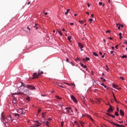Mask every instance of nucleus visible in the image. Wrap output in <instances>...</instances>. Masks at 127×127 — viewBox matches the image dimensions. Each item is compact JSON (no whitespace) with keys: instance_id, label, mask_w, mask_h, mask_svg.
<instances>
[{"instance_id":"obj_1","label":"nucleus","mask_w":127,"mask_h":127,"mask_svg":"<svg viewBox=\"0 0 127 127\" xmlns=\"http://www.w3.org/2000/svg\"><path fill=\"white\" fill-rule=\"evenodd\" d=\"M21 86L18 87V90L17 92L12 93V95H18L19 96L21 95H25L27 96H29V95H31V92L30 91L25 89V86L22 85V84H24L22 82H20Z\"/></svg>"},{"instance_id":"obj_2","label":"nucleus","mask_w":127,"mask_h":127,"mask_svg":"<svg viewBox=\"0 0 127 127\" xmlns=\"http://www.w3.org/2000/svg\"><path fill=\"white\" fill-rule=\"evenodd\" d=\"M2 122L5 125V124H7V123H9V122H11L12 123H13V121H14V119H12L11 118V116H2Z\"/></svg>"},{"instance_id":"obj_3","label":"nucleus","mask_w":127,"mask_h":127,"mask_svg":"<svg viewBox=\"0 0 127 127\" xmlns=\"http://www.w3.org/2000/svg\"><path fill=\"white\" fill-rule=\"evenodd\" d=\"M22 86H23L24 87H25V88H26L29 90H35V87L31 85H29V84L25 85V83H22Z\"/></svg>"},{"instance_id":"obj_4","label":"nucleus","mask_w":127,"mask_h":127,"mask_svg":"<svg viewBox=\"0 0 127 127\" xmlns=\"http://www.w3.org/2000/svg\"><path fill=\"white\" fill-rule=\"evenodd\" d=\"M17 112L21 115H25V113L26 111L23 108H19L17 110Z\"/></svg>"},{"instance_id":"obj_5","label":"nucleus","mask_w":127,"mask_h":127,"mask_svg":"<svg viewBox=\"0 0 127 127\" xmlns=\"http://www.w3.org/2000/svg\"><path fill=\"white\" fill-rule=\"evenodd\" d=\"M108 122L110 123V124H111V125H113V126H115L116 127H124V125L116 124L115 122H114L113 121H108Z\"/></svg>"},{"instance_id":"obj_6","label":"nucleus","mask_w":127,"mask_h":127,"mask_svg":"<svg viewBox=\"0 0 127 127\" xmlns=\"http://www.w3.org/2000/svg\"><path fill=\"white\" fill-rule=\"evenodd\" d=\"M33 77L32 79H35L36 78H38L39 77V73H37V72H35L32 75Z\"/></svg>"},{"instance_id":"obj_7","label":"nucleus","mask_w":127,"mask_h":127,"mask_svg":"<svg viewBox=\"0 0 127 127\" xmlns=\"http://www.w3.org/2000/svg\"><path fill=\"white\" fill-rule=\"evenodd\" d=\"M79 64H80L81 67H82V68H84V69H85L86 71H88V67L87 65H84V64H82V63H80Z\"/></svg>"},{"instance_id":"obj_8","label":"nucleus","mask_w":127,"mask_h":127,"mask_svg":"<svg viewBox=\"0 0 127 127\" xmlns=\"http://www.w3.org/2000/svg\"><path fill=\"white\" fill-rule=\"evenodd\" d=\"M110 108L107 110L108 113H111V112H113L114 111V109H113V107L111 106V105H109Z\"/></svg>"},{"instance_id":"obj_9","label":"nucleus","mask_w":127,"mask_h":127,"mask_svg":"<svg viewBox=\"0 0 127 127\" xmlns=\"http://www.w3.org/2000/svg\"><path fill=\"white\" fill-rule=\"evenodd\" d=\"M113 88H115V89H117V90H120L121 87H119L117 84H113Z\"/></svg>"},{"instance_id":"obj_10","label":"nucleus","mask_w":127,"mask_h":127,"mask_svg":"<svg viewBox=\"0 0 127 127\" xmlns=\"http://www.w3.org/2000/svg\"><path fill=\"white\" fill-rule=\"evenodd\" d=\"M70 98L74 103H77V99L74 97L73 95H71Z\"/></svg>"},{"instance_id":"obj_11","label":"nucleus","mask_w":127,"mask_h":127,"mask_svg":"<svg viewBox=\"0 0 127 127\" xmlns=\"http://www.w3.org/2000/svg\"><path fill=\"white\" fill-rule=\"evenodd\" d=\"M85 117H87V118H88V119H89V120H91V121H92V122H94V119H93V118H92V117L91 116H90V115L86 114V115H85Z\"/></svg>"},{"instance_id":"obj_12","label":"nucleus","mask_w":127,"mask_h":127,"mask_svg":"<svg viewBox=\"0 0 127 127\" xmlns=\"http://www.w3.org/2000/svg\"><path fill=\"white\" fill-rule=\"evenodd\" d=\"M120 114L122 117H124L125 116V113L122 109H120Z\"/></svg>"},{"instance_id":"obj_13","label":"nucleus","mask_w":127,"mask_h":127,"mask_svg":"<svg viewBox=\"0 0 127 127\" xmlns=\"http://www.w3.org/2000/svg\"><path fill=\"white\" fill-rule=\"evenodd\" d=\"M12 103L13 104V105L16 104V99H15V98H13Z\"/></svg>"},{"instance_id":"obj_14","label":"nucleus","mask_w":127,"mask_h":127,"mask_svg":"<svg viewBox=\"0 0 127 127\" xmlns=\"http://www.w3.org/2000/svg\"><path fill=\"white\" fill-rule=\"evenodd\" d=\"M78 46L80 48V49H82V48H84V46L80 43H78Z\"/></svg>"},{"instance_id":"obj_15","label":"nucleus","mask_w":127,"mask_h":127,"mask_svg":"<svg viewBox=\"0 0 127 127\" xmlns=\"http://www.w3.org/2000/svg\"><path fill=\"white\" fill-rule=\"evenodd\" d=\"M58 32L60 34V36H63V34L62 33V32H61V31L59 30L58 31Z\"/></svg>"},{"instance_id":"obj_16","label":"nucleus","mask_w":127,"mask_h":127,"mask_svg":"<svg viewBox=\"0 0 127 127\" xmlns=\"http://www.w3.org/2000/svg\"><path fill=\"white\" fill-rule=\"evenodd\" d=\"M80 124L81 127H84V125H85V123L83 122V121H80Z\"/></svg>"},{"instance_id":"obj_17","label":"nucleus","mask_w":127,"mask_h":127,"mask_svg":"<svg viewBox=\"0 0 127 127\" xmlns=\"http://www.w3.org/2000/svg\"><path fill=\"white\" fill-rule=\"evenodd\" d=\"M13 115L14 116V117H17V118H19V114L17 113H14L13 114Z\"/></svg>"},{"instance_id":"obj_18","label":"nucleus","mask_w":127,"mask_h":127,"mask_svg":"<svg viewBox=\"0 0 127 127\" xmlns=\"http://www.w3.org/2000/svg\"><path fill=\"white\" fill-rule=\"evenodd\" d=\"M38 73H39V75L40 76V75H42V74H43V71H41L40 70H39Z\"/></svg>"},{"instance_id":"obj_19","label":"nucleus","mask_w":127,"mask_h":127,"mask_svg":"<svg viewBox=\"0 0 127 127\" xmlns=\"http://www.w3.org/2000/svg\"><path fill=\"white\" fill-rule=\"evenodd\" d=\"M97 104H100L101 103V101H103V99H102L101 98L98 99H97Z\"/></svg>"},{"instance_id":"obj_20","label":"nucleus","mask_w":127,"mask_h":127,"mask_svg":"<svg viewBox=\"0 0 127 127\" xmlns=\"http://www.w3.org/2000/svg\"><path fill=\"white\" fill-rule=\"evenodd\" d=\"M64 110H69V111H71V110H72V108L68 107H66L64 109Z\"/></svg>"},{"instance_id":"obj_21","label":"nucleus","mask_w":127,"mask_h":127,"mask_svg":"<svg viewBox=\"0 0 127 127\" xmlns=\"http://www.w3.org/2000/svg\"><path fill=\"white\" fill-rule=\"evenodd\" d=\"M74 60L75 62H77V61H81V60L79 58H76Z\"/></svg>"},{"instance_id":"obj_22","label":"nucleus","mask_w":127,"mask_h":127,"mask_svg":"<svg viewBox=\"0 0 127 127\" xmlns=\"http://www.w3.org/2000/svg\"><path fill=\"white\" fill-rule=\"evenodd\" d=\"M115 115L116 116V117H119L120 114H119V113L118 112H115Z\"/></svg>"},{"instance_id":"obj_23","label":"nucleus","mask_w":127,"mask_h":127,"mask_svg":"<svg viewBox=\"0 0 127 127\" xmlns=\"http://www.w3.org/2000/svg\"><path fill=\"white\" fill-rule=\"evenodd\" d=\"M56 97L57 98V99H58L59 100H62V98L60 97L59 96L57 95L56 96Z\"/></svg>"},{"instance_id":"obj_24","label":"nucleus","mask_w":127,"mask_h":127,"mask_svg":"<svg viewBox=\"0 0 127 127\" xmlns=\"http://www.w3.org/2000/svg\"><path fill=\"white\" fill-rule=\"evenodd\" d=\"M26 100H27V101L28 102H29V101H30V97H27L26 98Z\"/></svg>"},{"instance_id":"obj_25","label":"nucleus","mask_w":127,"mask_h":127,"mask_svg":"<svg viewBox=\"0 0 127 127\" xmlns=\"http://www.w3.org/2000/svg\"><path fill=\"white\" fill-rule=\"evenodd\" d=\"M57 85L59 86V87H60L61 88H64L63 86L61 85V84L57 83Z\"/></svg>"},{"instance_id":"obj_26","label":"nucleus","mask_w":127,"mask_h":127,"mask_svg":"<svg viewBox=\"0 0 127 127\" xmlns=\"http://www.w3.org/2000/svg\"><path fill=\"white\" fill-rule=\"evenodd\" d=\"M69 11H70V9H68L66 10V12H65V15L68 14V13L69 12Z\"/></svg>"},{"instance_id":"obj_27","label":"nucleus","mask_w":127,"mask_h":127,"mask_svg":"<svg viewBox=\"0 0 127 127\" xmlns=\"http://www.w3.org/2000/svg\"><path fill=\"white\" fill-rule=\"evenodd\" d=\"M71 36H68L67 39L69 40V42H71Z\"/></svg>"},{"instance_id":"obj_28","label":"nucleus","mask_w":127,"mask_h":127,"mask_svg":"<svg viewBox=\"0 0 127 127\" xmlns=\"http://www.w3.org/2000/svg\"><path fill=\"white\" fill-rule=\"evenodd\" d=\"M105 66H106V68H107L106 71H107V72H109V69H110V68H109V66H108L107 65H106Z\"/></svg>"},{"instance_id":"obj_29","label":"nucleus","mask_w":127,"mask_h":127,"mask_svg":"<svg viewBox=\"0 0 127 127\" xmlns=\"http://www.w3.org/2000/svg\"><path fill=\"white\" fill-rule=\"evenodd\" d=\"M64 127V122L62 121L61 122V127Z\"/></svg>"},{"instance_id":"obj_30","label":"nucleus","mask_w":127,"mask_h":127,"mask_svg":"<svg viewBox=\"0 0 127 127\" xmlns=\"http://www.w3.org/2000/svg\"><path fill=\"white\" fill-rule=\"evenodd\" d=\"M101 80H102L103 82H106V79L104 78L103 77H101L100 78Z\"/></svg>"},{"instance_id":"obj_31","label":"nucleus","mask_w":127,"mask_h":127,"mask_svg":"<svg viewBox=\"0 0 127 127\" xmlns=\"http://www.w3.org/2000/svg\"><path fill=\"white\" fill-rule=\"evenodd\" d=\"M89 23H92V21H93V19L90 18L89 19Z\"/></svg>"},{"instance_id":"obj_32","label":"nucleus","mask_w":127,"mask_h":127,"mask_svg":"<svg viewBox=\"0 0 127 127\" xmlns=\"http://www.w3.org/2000/svg\"><path fill=\"white\" fill-rule=\"evenodd\" d=\"M113 97H114V100L115 101V102H117V99L116 98V96H115V94L113 93Z\"/></svg>"},{"instance_id":"obj_33","label":"nucleus","mask_w":127,"mask_h":127,"mask_svg":"<svg viewBox=\"0 0 127 127\" xmlns=\"http://www.w3.org/2000/svg\"><path fill=\"white\" fill-rule=\"evenodd\" d=\"M78 22H79V23H84V20H79V21H78Z\"/></svg>"},{"instance_id":"obj_34","label":"nucleus","mask_w":127,"mask_h":127,"mask_svg":"<svg viewBox=\"0 0 127 127\" xmlns=\"http://www.w3.org/2000/svg\"><path fill=\"white\" fill-rule=\"evenodd\" d=\"M93 55H94V56H96V57L98 56V54H97L96 53L93 52Z\"/></svg>"},{"instance_id":"obj_35","label":"nucleus","mask_w":127,"mask_h":127,"mask_svg":"<svg viewBox=\"0 0 127 127\" xmlns=\"http://www.w3.org/2000/svg\"><path fill=\"white\" fill-rule=\"evenodd\" d=\"M46 125L48 127H49V122L47 121V122L46 123Z\"/></svg>"},{"instance_id":"obj_36","label":"nucleus","mask_w":127,"mask_h":127,"mask_svg":"<svg viewBox=\"0 0 127 127\" xmlns=\"http://www.w3.org/2000/svg\"><path fill=\"white\" fill-rule=\"evenodd\" d=\"M85 60H86L87 61H89L90 58L86 57Z\"/></svg>"},{"instance_id":"obj_37","label":"nucleus","mask_w":127,"mask_h":127,"mask_svg":"<svg viewBox=\"0 0 127 127\" xmlns=\"http://www.w3.org/2000/svg\"><path fill=\"white\" fill-rule=\"evenodd\" d=\"M40 125H41L40 123H38V124H37V125H35V126H36V127H40Z\"/></svg>"},{"instance_id":"obj_38","label":"nucleus","mask_w":127,"mask_h":127,"mask_svg":"<svg viewBox=\"0 0 127 127\" xmlns=\"http://www.w3.org/2000/svg\"><path fill=\"white\" fill-rule=\"evenodd\" d=\"M69 64H71V65H72V66H74L75 64H74L73 63L69 62Z\"/></svg>"},{"instance_id":"obj_39","label":"nucleus","mask_w":127,"mask_h":127,"mask_svg":"<svg viewBox=\"0 0 127 127\" xmlns=\"http://www.w3.org/2000/svg\"><path fill=\"white\" fill-rule=\"evenodd\" d=\"M122 58H123V59L125 58H127V56L126 55H124L122 57Z\"/></svg>"},{"instance_id":"obj_40","label":"nucleus","mask_w":127,"mask_h":127,"mask_svg":"<svg viewBox=\"0 0 127 127\" xmlns=\"http://www.w3.org/2000/svg\"><path fill=\"white\" fill-rule=\"evenodd\" d=\"M124 44H127V40H124Z\"/></svg>"},{"instance_id":"obj_41","label":"nucleus","mask_w":127,"mask_h":127,"mask_svg":"<svg viewBox=\"0 0 127 127\" xmlns=\"http://www.w3.org/2000/svg\"><path fill=\"white\" fill-rule=\"evenodd\" d=\"M119 26H120V27H121L122 28H123L124 27V25L120 24V25H119Z\"/></svg>"},{"instance_id":"obj_42","label":"nucleus","mask_w":127,"mask_h":127,"mask_svg":"<svg viewBox=\"0 0 127 127\" xmlns=\"http://www.w3.org/2000/svg\"><path fill=\"white\" fill-rule=\"evenodd\" d=\"M34 27L35 28H36V29H38V28H39V26H34Z\"/></svg>"},{"instance_id":"obj_43","label":"nucleus","mask_w":127,"mask_h":127,"mask_svg":"<svg viewBox=\"0 0 127 127\" xmlns=\"http://www.w3.org/2000/svg\"><path fill=\"white\" fill-rule=\"evenodd\" d=\"M106 115H107V116H108V117H111V115L109 113H106Z\"/></svg>"},{"instance_id":"obj_44","label":"nucleus","mask_w":127,"mask_h":127,"mask_svg":"<svg viewBox=\"0 0 127 127\" xmlns=\"http://www.w3.org/2000/svg\"><path fill=\"white\" fill-rule=\"evenodd\" d=\"M74 123L76 124L77 125V126H79V124H78V123H77V121H74Z\"/></svg>"},{"instance_id":"obj_45","label":"nucleus","mask_w":127,"mask_h":127,"mask_svg":"<svg viewBox=\"0 0 127 127\" xmlns=\"http://www.w3.org/2000/svg\"><path fill=\"white\" fill-rule=\"evenodd\" d=\"M111 117L112 118H116V116H115V115H111Z\"/></svg>"},{"instance_id":"obj_46","label":"nucleus","mask_w":127,"mask_h":127,"mask_svg":"<svg viewBox=\"0 0 127 127\" xmlns=\"http://www.w3.org/2000/svg\"><path fill=\"white\" fill-rule=\"evenodd\" d=\"M30 3H31V2L29 1L28 3H26V4H27L28 5L29 4H30Z\"/></svg>"},{"instance_id":"obj_47","label":"nucleus","mask_w":127,"mask_h":127,"mask_svg":"<svg viewBox=\"0 0 127 127\" xmlns=\"http://www.w3.org/2000/svg\"><path fill=\"white\" fill-rule=\"evenodd\" d=\"M91 75H92V76H93L94 75V72H93V71H91Z\"/></svg>"},{"instance_id":"obj_48","label":"nucleus","mask_w":127,"mask_h":127,"mask_svg":"<svg viewBox=\"0 0 127 127\" xmlns=\"http://www.w3.org/2000/svg\"><path fill=\"white\" fill-rule=\"evenodd\" d=\"M120 79H122V80H125V78H124L123 77L120 76Z\"/></svg>"},{"instance_id":"obj_49","label":"nucleus","mask_w":127,"mask_h":127,"mask_svg":"<svg viewBox=\"0 0 127 127\" xmlns=\"http://www.w3.org/2000/svg\"><path fill=\"white\" fill-rule=\"evenodd\" d=\"M41 112V109H39L38 111V114H39Z\"/></svg>"},{"instance_id":"obj_50","label":"nucleus","mask_w":127,"mask_h":127,"mask_svg":"<svg viewBox=\"0 0 127 127\" xmlns=\"http://www.w3.org/2000/svg\"><path fill=\"white\" fill-rule=\"evenodd\" d=\"M99 4L100 5H103V3L102 2H99Z\"/></svg>"},{"instance_id":"obj_51","label":"nucleus","mask_w":127,"mask_h":127,"mask_svg":"<svg viewBox=\"0 0 127 127\" xmlns=\"http://www.w3.org/2000/svg\"><path fill=\"white\" fill-rule=\"evenodd\" d=\"M118 47H119V45H116V46H115L116 49H118Z\"/></svg>"},{"instance_id":"obj_52","label":"nucleus","mask_w":127,"mask_h":127,"mask_svg":"<svg viewBox=\"0 0 127 127\" xmlns=\"http://www.w3.org/2000/svg\"><path fill=\"white\" fill-rule=\"evenodd\" d=\"M42 117L43 118H45V115L44 114V113L42 114Z\"/></svg>"},{"instance_id":"obj_53","label":"nucleus","mask_w":127,"mask_h":127,"mask_svg":"<svg viewBox=\"0 0 127 127\" xmlns=\"http://www.w3.org/2000/svg\"><path fill=\"white\" fill-rule=\"evenodd\" d=\"M27 29H28L29 31H30V28H29V27L28 26H27Z\"/></svg>"},{"instance_id":"obj_54","label":"nucleus","mask_w":127,"mask_h":127,"mask_svg":"<svg viewBox=\"0 0 127 127\" xmlns=\"http://www.w3.org/2000/svg\"><path fill=\"white\" fill-rule=\"evenodd\" d=\"M106 33H110L111 32V31H110V30H107V31H106Z\"/></svg>"},{"instance_id":"obj_55","label":"nucleus","mask_w":127,"mask_h":127,"mask_svg":"<svg viewBox=\"0 0 127 127\" xmlns=\"http://www.w3.org/2000/svg\"><path fill=\"white\" fill-rule=\"evenodd\" d=\"M120 24H119V23H117L116 24V26H117V27H118L119 26H120Z\"/></svg>"},{"instance_id":"obj_56","label":"nucleus","mask_w":127,"mask_h":127,"mask_svg":"<svg viewBox=\"0 0 127 127\" xmlns=\"http://www.w3.org/2000/svg\"><path fill=\"white\" fill-rule=\"evenodd\" d=\"M71 86H73V87H75V84L71 83Z\"/></svg>"},{"instance_id":"obj_57","label":"nucleus","mask_w":127,"mask_h":127,"mask_svg":"<svg viewBox=\"0 0 127 127\" xmlns=\"http://www.w3.org/2000/svg\"><path fill=\"white\" fill-rule=\"evenodd\" d=\"M66 62H69V59H68V58H66Z\"/></svg>"},{"instance_id":"obj_58","label":"nucleus","mask_w":127,"mask_h":127,"mask_svg":"<svg viewBox=\"0 0 127 127\" xmlns=\"http://www.w3.org/2000/svg\"><path fill=\"white\" fill-rule=\"evenodd\" d=\"M90 3H87V6H88V7H90Z\"/></svg>"},{"instance_id":"obj_59","label":"nucleus","mask_w":127,"mask_h":127,"mask_svg":"<svg viewBox=\"0 0 127 127\" xmlns=\"http://www.w3.org/2000/svg\"><path fill=\"white\" fill-rule=\"evenodd\" d=\"M110 54H114V51H111L110 52Z\"/></svg>"},{"instance_id":"obj_60","label":"nucleus","mask_w":127,"mask_h":127,"mask_svg":"<svg viewBox=\"0 0 127 127\" xmlns=\"http://www.w3.org/2000/svg\"><path fill=\"white\" fill-rule=\"evenodd\" d=\"M42 97H46V95H45V94H42Z\"/></svg>"},{"instance_id":"obj_61","label":"nucleus","mask_w":127,"mask_h":127,"mask_svg":"<svg viewBox=\"0 0 127 127\" xmlns=\"http://www.w3.org/2000/svg\"><path fill=\"white\" fill-rule=\"evenodd\" d=\"M86 14H88V15H89V14H90V13L88 11L86 12Z\"/></svg>"},{"instance_id":"obj_62","label":"nucleus","mask_w":127,"mask_h":127,"mask_svg":"<svg viewBox=\"0 0 127 127\" xmlns=\"http://www.w3.org/2000/svg\"><path fill=\"white\" fill-rule=\"evenodd\" d=\"M117 112H120V110L119 109L118 107L117 108Z\"/></svg>"},{"instance_id":"obj_63","label":"nucleus","mask_w":127,"mask_h":127,"mask_svg":"<svg viewBox=\"0 0 127 127\" xmlns=\"http://www.w3.org/2000/svg\"><path fill=\"white\" fill-rule=\"evenodd\" d=\"M70 25H74V23H70Z\"/></svg>"},{"instance_id":"obj_64","label":"nucleus","mask_w":127,"mask_h":127,"mask_svg":"<svg viewBox=\"0 0 127 127\" xmlns=\"http://www.w3.org/2000/svg\"><path fill=\"white\" fill-rule=\"evenodd\" d=\"M52 94H53L54 93H55V91L53 90L51 91Z\"/></svg>"}]
</instances>
